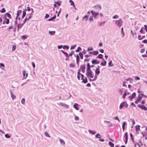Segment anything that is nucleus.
Wrapping results in <instances>:
<instances>
[{
  "instance_id": "1",
  "label": "nucleus",
  "mask_w": 147,
  "mask_h": 147,
  "mask_svg": "<svg viewBox=\"0 0 147 147\" xmlns=\"http://www.w3.org/2000/svg\"><path fill=\"white\" fill-rule=\"evenodd\" d=\"M115 23L117 26L120 27L123 25V21L121 19H120L119 20H117Z\"/></svg>"
},
{
  "instance_id": "2",
  "label": "nucleus",
  "mask_w": 147,
  "mask_h": 147,
  "mask_svg": "<svg viewBox=\"0 0 147 147\" xmlns=\"http://www.w3.org/2000/svg\"><path fill=\"white\" fill-rule=\"evenodd\" d=\"M92 16H93L94 18H96V17L99 14V13L98 12H95L93 11H90Z\"/></svg>"
},
{
  "instance_id": "3",
  "label": "nucleus",
  "mask_w": 147,
  "mask_h": 147,
  "mask_svg": "<svg viewBox=\"0 0 147 147\" xmlns=\"http://www.w3.org/2000/svg\"><path fill=\"white\" fill-rule=\"evenodd\" d=\"M138 107L142 110H144L145 111H146L147 110V107L144 105H138Z\"/></svg>"
},
{
  "instance_id": "4",
  "label": "nucleus",
  "mask_w": 147,
  "mask_h": 147,
  "mask_svg": "<svg viewBox=\"0 0 147 147\" xmlns=\"http://www.w3.org/2000/svg\"><path fill=\"white\" fill-rule=\"evenodd\" d=\"M93 8H94L96 9L98 11L101 10L102 8L101 5H97L94 6Z\"/></svg>"
},
{
  "instance_id": "5",
  "label": "nucleus",
  "mask_w": 147,
  "mask_h": 147,
  "mask_svg": "<svg viewBox=\"0 0 147 147\" xmlns=\"http://www.w3.org/2000/svg\"><path fill=\"white\" fill-rule=\"evenodd\" d=\"M104 123L105 124H107V126L108 127H111L113 126V124L110 121H104Z\"/></svg>"
},
{
  "instance_id": "6",
  "label": "nucleus",
  "mask_w": 147,
  "mask_h": 147,
  "mask_svg": "<svg viewBox=\"0 0 147 147\" xmlns=\"http://www.w3.org/2000/svg\"><path fill=\"white\" fill-rule=\"evenodd\" d=\"M100 66L99 65L98 66V67L96 68L95 72L96 74L98 75L100 73Z\"/></svg>"
},
{
  "instance_id": "7",
  "label": "nucleus",
  "mask_w": 147,
  "mask_h": 147,
  "mask_svg": "<svg viewBox=\"0 0 147 147\" xmlns=\"http://www.w3.org/2000/svg\"><path fill=\"white\" fill-rule=\"evenodd\" d=\"M23 79H25L28 76V74L26 73V71L25 70H23Z\"/></svg>"
},
{
  "instance_id": "8",
  "label": "nucleus",
  "mask_w": 147,
  "mask_h": 147,
  "mask_svg": "<svg viewBox=\"0 0 147 147\" xmlns=\"http://www.w3.org/2000/svg\"><path fill=\"white\" fill-rule=\"evenodd\" d=\"M86 69L85 66L84 65H81L80 67V69H81L82 72L83 73H84L85 72V69Z\"/></svg>"
},
{
  "instance_id": "9",
  "label": "nucleus",
  "mask_w": 147,
  "mask_h": 147,
  "mask_svg": "<svg viewBox=\"0 0 147 147\" xmlns=\"http://www.w3.org/2000/svg\"><path fill=\"white\" fill-rule=\"evenodd\" d=\"M28 15H29L28 14H27L26 15V18H25V19H24V22H23L24 24H25L27 21L28 20H30V19L32 18V17H31V16H29V17L28 18H27V16Z\"/></svg>"
},
{
  "instance_id": "10",
  "label": "nucleus",
  "mask_w": 147,
  "mask_h": 147,
  "mask_svg": "<svg viewBox=\"0 0 147 147\" xmlns=\"http://www.w3.org/2000/svg\"><path fill=\"white\" fill-rule=\"evenodd\" d=\"M24 24L23 22L22 24H18L17 25V31H18L21 28Z\"/></svg>"
},
{
  "instance_id": "11",
  "label": "nucleus",
  "mask_w": 147,
  "mask_h": 147,
  "mask_svg": "<svg viewBox=\"0 0 147 147\" xmlns=\"http://www.w3.org/2000/svg\"><path fill=\"white\" fill-rule=\"evenodd\" d=\"M59 105H61L63 107H66L67 108H69V106L66 105L65 104L63 103L62 102H60L59 104Z\"/></svg>"
},
{
  "instance_id": "12",
  "label": "nucleus",
  "mask_w": 147,
  "mask_h": 147,
  "mask_svg": "<svg viewBox=\"0 0 147 147\" xmlns=\"http://www.w3.org/2000/svg\"><path fill=\"white\" fill-rule=\"evenodd\" d=\"M100 61H98L97 59L93 60L92 61V63L93 64H98L100 63Z\"/></svg>"
},
{
  "instance_id": "13",
  "label": "nucleus",
  "mask_w": 147,
  "mask_h": 147,
  "mask_svg": "<svg viewBox=\"0 0 147 147\" xmlns=\"http://www.w3.org/2000/svg\"><path fill=\"white\" fill-rule=\"evenodd\" d=\"M90 65L89 63H88L87 64V68L86 70V72L88 71H90L92 70L90 69Z\"/></svg>"
},
{
  "instance_id": "14",
  "label": "nucleus",
  "mask_w": 147,
  "mask_h": 147,
  "mask_svg": "<svg viewBox=\"0 0 147 147\" xmlns=\"http://www.w3.org/2000/svg\"><path fill=\"white\" fill-rule=\"evenodd\" d=\"M92 71L86 72V75L88 78H89V76L92 74Z\"/></svg>"
},
{
  "instance_id": "15",
  "label": "nucleus",
  "mask_w": 147,
  "mask_h": 147,
  "mask_svg": "<svg viewBox=\"0 0 147 147\" xmlns=\"http://www.w3.org/2000/svg\"><path fill=\"white\" fill-rule=\"evenodd\" d=\"M136 93L135 92H134L131 95V96H129V97L132 100V99L134 98L136 96Z\"/></svg>"
},
{
  "instance_id": "16",
  "label": "nucleus",
  "mask_w": 147,
  "mask_h": 147,
  "mask_svg": "<svg viewBox=\"0 0 147 147\" xmlns=\"http://www.w3.org/2000/svg\"><path fill=\"white\" fill-rule=\"evenodd\" d=\"M4 16L5 17H7L9 19H11V16L10 14L9 13H6L4 14Z\"/></svg>"
},
{
  "instance_id": "17",
  "label": "nucleus",
  "mask_w": 147,
  "mask_h": 147,
  "mask_svg": "<svg viewBox=\"0 0 147 147\" xmlns=\"http://www.w3.org/2000/svg\"><path fill=\"white\" fill-rule=\"evenodd\" d=\"M10 94L12 99L13 100L14 99L16 98V96L13 94L11 90H10Z\"/></svg>"
},
{
  "instance_id": "18",
  "label": "nucleus",
  "mask_w": 147,
  "mask_h": 147,
  "mask_svg": "<svg viewBox=\"0 0 147 147\" xmlns=\"http://www.w3.org/2000/svg\"><path fill=\"white\" fill-rule=\"evenodd\" d=\"M103 61H102L100 65L102 66H104L106 65L107 61L104 59H103Z\"/></svg>"
},
{
  "instance_id": "19",
  "label": "nucleus",
  "mask_w": 147,
  "mask_h": 147,
  "mask_svg": "<svg viewBox=\"0 0 147 147\" xmlns=\"http://www.w3.org/2000/svg\"><path fill=\"white\" fill-rule=\"evenodd\" d=\"M78 104L75 103L74 104L73 106L77 110H79V108L78 106Z\"/></svg>"
},
{
  "instance_id": "20",
  "label": "nucleus",
  "mask_w": 147,
  "mask_h": 147,
  "mask_svg": "<svg viewBox=\"0 0 147 147\" xmlns=\"http://www.w3.org/2000/svg\"><path fill=\"white\" fill-rule=\"evenodd\" d=\"M125 101L123 102H122L121 104L119 106V108L120 109H122L123 107L125 106Z\"/></svg>"
},
{
  "instance_id": "21",
  "label": "nucleus",
  "mask_w": 147,
  "mask_h": 147,
  "mask_svg": "<svg viewBox=\"0 0 147 147\" xmlns=\"http://www.w3.org/2000/svg\"><path fill=\"white\" fill-rule=\"evenodd\" d=\"M59 141H60V143L62 145L64 146L65 145V142L63 140L60 139Z\"/></svg>"
},
{
  "instance_id": "22",
  "label": "nucleus",
  "mask_w": 147,
  "mask_h": 147,
  "mask_svg": "<svg viewBox=\"0 0 147 147\" xmlns=\"http://www.w3.org/2000/svg\"><path fill=\"white\" fill-rule=\"evenodd\" d=\"M56 15H55L53 17L47 20V21H51L53 20L54 19H55L56 18Z\"/></svg>"
},
{
  "instance_id": "23",
  "label": "nucleus",
  "mask_w": 147,
  "mask_h": 147,
  "mask_svg": "<svg viewBox=\"0 0 147 147\" xmlns=\"http://www.w3.org/2000/svg\"><path fill=\"white\" fill-rule=\"evenodd\" d=\"M138 39L139 40H141L144 38L145 37V36L143 35L142 37H141V36L140 35H139L138 36Z\"/></svg>"
},
{
  "instance_id": "24",
  "label": "nucleus",
  "mask_w": 147,
  "mask_h": 147,
  "mask_svg": "<svg viewBox=\"0 0 147 147\" xmlns=\"http://www.w3.org/2000/svg\"><path fill=\"white\" fill-rule=\"evenodd\" d=\"M69 2L71 3V5L73 6V7H75L74 3L72 0H69Z\"/></svg>"
},
{
  "instance_id": "25",
  "label": "nucleus",
  "mask_w": 147,
  "mask_h": 147,
  "mask_svg": "<svg viewBox=\"0 0 147 147\" xmlns=\"http://www.w3.org/2000/svg\"><path fill=\"white\" fill-rule=\"evenodd\" d=\"M82 80V82L84 84H86L88 82V80L86 77H85V79L83 78V80Z\"/></svg>"
},
{
  "instance_id": "26",
  "label": "nucleus",
  "mask_w": 147,
  "mask_h": 147,
  "mask_svg": "<svg viewBox=\"0 0 147 147\" xmlns=\"http://www.w3.org/2000/svg\"><path fill=\"white\" fill-rule=\"evenodd\" d=\"M140 126L139 125H137L136 126V131H139L140 130Z\"/></svg>"
},
{
  "instance_id": "27",
  "label": "nucleus",
  "mask_w": 147,
  "mask_h": 147,
  "mask_svg": "<svg viewBox=\"0 0 147 147\" xmlns=\"http://www.w3.org/2000/svg\"><path fill=\"white\" fill-rule=\"evenodd\" d=\"M96 58H99L101 59H103V55L101 54H99L98 56L96 57Z\"/></svg>"
},
{
  "instance_id": "28",
  "label": "nucleus",
  "mask_w": 147,
  "mask_h": 147,
  "mask_svg": "<svg viewBox=\"0 0 147 147\" xmlns=\"http://www.w3.org/2000/svg\"><path fill=\"white\" fill-rule=\"evenodd\" d=\"M26 11H23V14H22V20L26 16Z\"/></svg>"
},
{
  "instance_id": "29",
  "label": "nucleus",
  "mask_w": 147,
  "mask_h": 147,
  "mask_svg": "<svg viewBox=\"0 0 147 147\" xmlns=\"http://www.w3.org/2000/svg\"><path fill=\"white\" fill-rule=\"evenodd\" d=\"M55 3L58 5L59 6H60L61 5V2L60 1H58L56 2H55Z\"/></svg>"
},
{
  "instance_id": "30",
  "label": "nucleus",
  "mask_w": 147,
  "mask_h": 147,
  "mask_svg": "<svg viewBox=\"0 0 147 147\" xmlns=\"http://www.w3.org/2000/svg\"><path fill=\"white\" fill-rule=\"evenodd\" d=\"M22 13V10H19L17 13V16L19 17L20 14H21Z\"/></svg>"
},
{
  "instance_id": "31",
  "label": "nucleus",
  "mask_w": 147,
  "mask_h": 147,
  "mask_svg": "<svg viewBox=\"0 0 147 147\" xmlns=\"http://www.w3.org/2000/svg\"><path fill=\"white\" fill-rule=\"evenodd\" d=\"M49 33L51 35H54L55 33V31H49Z\"/></svg>"
},
{
  "instance_id": "32",
  "label": "nucleus",
  "mask_w": 147,
  "mask_h": 147,
  "mask_svg": "<svg viewBox=\"0 0 147 147\" xmlns=\"http://www.w3.org/2000/svg\"><path fill=\"white\" fill-rule=\"evenodd\" d=\"M126 122L125 121V122H123V123L122 125V128H123V131L125 130V125H126Z\"/></svg>"
},
{
  "instance_id": "33",
  "label": "nucleus",
  "mask_w": 147,
  "mask_h": 147,
  "mask_svg": "<svg viewBox=\"0 0 147 147\" xmlns=\"http://www.w3.org/2000/svg\"><path fill=\"white\" fill-rule=\"evenodd\" d=\"M88 131L90 132V133L92 134V135L96 133V131H93L90 130H89Z\"/></svg>"
},
{
  "instance_id": "34",
  "label": "nucleus",
  "mask_w": 147,
  "mask_h": 147,
  "mask_svg": "<svg viewBox=\"0 0 147 147\" xmlns=\"http://www.w3.org/2000/svg\"><path fill=\"white\" fill-rule=\"evenodd\" d=\"M95 136L96 137V138H99V139L101 138V136L99 133L96 134Z\"/></svg>"
},
{
  "instance_id": "35",
  "label": "nucleus",
  "mask_w": 147,
  "mask_h": 147,
  "mask_svg": "<svg viewBox=\"0 0 147 147\" xmlns=\"http://www.w3.org/2000/svg\"><path fill=\"white\" fill-rule=\"evenodd\" d=\"M93 53L92 54L95 55H96L98 54L99 52L98 51H93Z\"/></svg>"
},
{
  "instance_id": "36",
  "label": "nucleus",
  "mask_w": 147,
  "mask_h": 147,
  "mask_svg": "<svg viewBox=\"0 0 147 147\" xmlns=\"http://www.w3.org/2000/svg\"><path fill=\"white\" fill-rule=\"evenodd\" d=\"M88 16H87V15H86L82 19H83V20H84V19H85V20L86 21L88 19Z\"/></svg>"
},
{
  "instance_id": "37",
  "label": "nucleus",
  "mask_w": 147,
  "mask_h": 147,
  "mask_svg": "<svg viewBox=\"0 0 147 147\" xmlns=\"http://www.w3.org/2000/svg\"><path fill=\"white\" fill-rule=\"evenodd\" d=\"M130 137L131 138V139L132 140V142H134V137H133V135L131 133H130Z\"/></svg>"
},
{
  "instance_id": "38",
  "label": "nucleus",
  "mask_w": 147,
  "mask_h": 147,
  "mask_svg": "<svg viewBox=\"0 0 147 147\" xmlns=\"http://www.w3.org/2000/svg\"><path fill=\"white\" fill-rule=\"evenodd\" d=\"M109 145L111 147H114V145L113 143L111 142H109Z\"/></svg>"
},
{
  "instance_id": "39",
  "label": "nucleus",
  "mask_w": 147,
  "mask_h": 147,
  "mask_svg": "<svg viewBox=\"0 0 147 147\" xmlns=\"http://www.w3.org/2000/svg\"><path fill=\"white\" fill-rule=\"evenodd\" d=\"M142 98V96H141L139 95L138 96V98L137 99L138 101V102H140Z\"/></svg>"
},
{
  "instance_id": "40",
  "label": "nucleus",
  "mask_w": 147,
  "mask_h": 147,
  "mask_svg": "<svg viewBox=\"0 0 147 147\" xmlns=\"http://www.w3.org/2000/svg\"><path fill=\"white\" fill-rule=\"evenodd\" d=\"M79 54L80 56V59H83V55L82 53L81 52H80L79 53Z\"/></svg>"
},
{
  "instance_id": "41",
  "label": "nucleus",
  "mask_w": 147,
  "mask_h": 147,
  "mask_svg": "<svg viewBox=\"0 0 147 147\" xmlns=\"http://www.w3.org/2000/svg\"><path fill=\"white\" fill-rule=\"evenodd\" d=\"M112 63V61L111 60L108 63V66L109 67H112L113 66V64L111 65V64Z\"/></svg>"
},
{
  "instance_id": "42",
  "label": "nucleus",
  "mask_w": 147,
  "mask_h": 147,
  "mask_svg": "<svg viewBox=\"0 0 147 147\" xmlns=\"http://www.w3.org/2000/svg\"><path fill=\"white\" fill-rule=\"evenodd\" d=\"M124 137H125V139H128V135L127 132H126L125 133Z\"/></svg>"
},
{
  "instance_id": "43",
  "label": "nucleus",
  "mask_w": 147,
  "mask_h": 147,
  "mask_svg": "<svg viewBox=\"0 0 147 147\" xmlns=\"http://www.w3.org/2000/svg\"><path fill=\"white\" fill-rule=\"evenodd\" d=\"M45 136L46 137L50 138V136L49 135L48 132L47 131H46L45 133Z\"/></svg>"
},
{
  "instance_id": "44",
  "label": "nucleus",
  "mask_w": 147,
  "mask_h": 147,
  "mask_svg": "<svg viewBox=\"0 0 147 147\" xmlns=\"http://www.w3.org/2000/svg\"><path fill=\"white\" fill-rule=\"evenodd\" d=\"M82 50L81 48L80 47H78V49L76 50V52H78Z\"/></svg>"
},
{
  "instance_id": "45",
  "label": "nucleus",
  "mask_w": 147,
  "mask_h": 147,
  "mask_svg": "<svg viewBox=\"0 0 147 147\" xmlns=\"http://www.w3.org/2000/svg\"><path fill=\"white\" fill-rule=\"evenodd\" d=\"M0 11L1 13H4L6 11V10L5 8H3L1 10H0Z\"/></svg>"
},
{
  "instance_id": "46",
  "label": "nucleus",
  "mask_w": 147,
  "mask_h": 147,
  "mask_svg": "<svg viewBox=\"0 0 147 147\" xmlns=\"http://www.w3.org/2000/svg\"><path fill=\"white\" fill-rule=\"evenodd\" d=\"M123 92V91L122 89H120L119 90L118 92L120 94V95H121Z\"/></svg>"
},
{
  "instance_id": "47",
  "label": "nucleus",
  "mask_w": 147,
  "mask_h": 147,
  "mask_svg": "<svg viewBox=\"0 0 147 147\" xmlns=\"http://www.w3.org/2000/svg\"><path fill=\"white\" fill-rule=\"evenodd\" d=\"M5 20H6V23L7 24H8L9 23V19H7V18H4Z\"/></svg>"
},
{
  "instance_id": "48",
  "label": "nucleus",
  "mask_w": 147,
  "mask_h": 147,
  "mask_svg": "<svg viewBox=\"0 0 147 147\" xmlns=\"http://www.w3.org/2000/svg\"><path fill=\"white\" fill-rule=\"evenodd\" d=\"M27 38V36L25 35L22 36H21V38L23 40H25Z\"/></svg>"
},
{
  "instance_id": "49",
  "label": "nucleus",
  "mask_w": 147,
  "mask_h": 147,
  "mask_svg": "<svg viewBox=\"0 0 147 147\" xmlns=\"http://www.w3.org/2000/svg\"><path fill=\"white\" fill-rule=\"evenodd\" d=\"M63 49H69V47L68 46L64 45L63 46Z\"/></svg>"
},
{
  "instance_id": "50",
  "label": "nucleus",
  "mask_w": 147,
  "mask_h": 147,
  "mask_svg": "<svg viewBox=\"0 0 147 147\" xmlns=\"http://www.w3.org/2000/svg\"><path fill=\"white\" fill-rule=\"evenodd\" d=\"M31 12L30 14V16H31V17H32V16L33 15V13L34 12V11L33 9H32V8L31 9Z\"/></svg>"
},
{
  "instance_id": "51",
  "label": "nucleus",
  "mask_w": 147,
  "mask_h": 147,
  "mask_svg": "<svg viewBox=\"0 0 147 147\" xmlns=\"http://www.w3.org/2000/svg\"><path fill=\"white\" fill-rule=\"evenodd\" d=\"M21 103L22 104H25V99L24 98H22L21 100Z\"/></svg>"
},
{
  "instance_id": "52",
  "label": "nucleus",
  "mask_w": 147,
  "mask_h": 147,
  "mask_svg": "<svg viewBox=\"0 0 147 147\" xmlns=\"http://www.w3.org/2000/svg\"><path fill=\"white\" fill-rule=\"evenodd\" d=\"M76 61L79 62L80 61V57L79 55H77L76 56Z\"/></svg>"
},
{
  "instance_id": "53",
  "label": "nucleus",
  "mask_w": 147,
  "mask_h": 147,
  "mask_svg": "<svg viewBox=\"0 0 147 147\" xmlns=\"http://www.w3.org/2000/svg\"><path fill=\"white\" fill-rule=\"evenodd\" d=\"M127 95V92H126V91H125V92H124V94H123V98L124 99H125V96Z\"/></svg>"
},
{
  "instance_id": "54",
  "label": "nucleus",
  "mask_w": 147,
  "mask_h": 147,
  "mask_svg": "<svg viewBox=\"0 0 147 147\" xmlns=\"http://www.w3.org/2000/svg\"><path fill=\"white\" fill-rule=\"evenodd\" d=\"M121 32L123 35V37L125 35V34L123 31V27L121 29Z\"/></svg>"
},
{
  "instance_id": "55",
  "label": "nucleus",
  "mask_w": 147,
  "mask_h": 147,
  "mask_svg": "<svg viewBox=\"0 0 147 147\" xmlns=\"http://www.w3.org/2000/svg\"><path fill=\"white\" fill-rule=\"evenodd\" d=\"M69 66L70 67H74L75 66V65L74 63H71L70 64Z\"/></svg>"
},
{
  "instance_id": "56",
  "label": "nucleus",
  "mask_w": 147,
  "mask_h": 147,
  "mask_svg": "<svg viewBox=\"0 0 147 147\" xmlns=\"http://www.w3.org/2000/svg\"><path fill=\"white\" fill-rule=\"evenodd\" d=\"M5 137L7 138H9L10 136L8 134H6L5 135Z\"/></svg>"
},
{
  "instance_id": "57",
  "label": "nucleus",
  "mask_w": 147,
  "mask_h": 147,
  "mask_svg": "<svg viewBox=\"0 0 147 147\" xmlns=\"http://www.w3.org/2000/svg\"><path fill=\"white\" fill-rule=\"evenodd\" d=\"M106 21H104L103 22H101L100 23V26H101L102 25L104 26V24L106 23Z\"/></svg>"
},
{
  "instance_id": "58",
  "label": "nucleus",
  "mask_w": 147,
  "mask_h": 147,
  "mask_svg": "<svg viewBox=\"0 0 147 147\" xmlns=\"http://www.w3.org/2000/svg\"><path fill=\"white\" fill-rule=\"evenodd\" d=\"M16 48V46L15 45H14L13 46L12 50L13 51H14Z\"/></svg>"
},
{
  "instance_id": "59",
  "label": "nucleus",
  "mask_w": 147,
  "mask_h": 147,
  "mask_svg": "<svg viewBox=\"0 0 147 147\" xmlns=\"http://www.w3.org/2000/svg\"><path fill=\"white\" fill-rule=\"evenodd\" d=\"M144 29V27H142L141 30H140V33H141L142 34H143V29Z\"/></svg>"
},
{
  "instance_id": "60",
  "label": "nucleus",
  "mask_w": 147,
  "mask_h": 147,
  "mask_svg": "<svg viewBox=\"0 0 147 147\" xmlns=\"http://www.w3.org/2000/svg\"><path fill=\"white\" fill-rule=\"evenodd\" d=\"M93 17L92 16H91L90 17V18H89V20L90 21H93Z\"/></svg>"
},
{
  "instance_id": "61",
  "label": "nucleus",
  "mask_w": 147,
  "mask_h": 147,
  "mask_svg": "<svg viewBox=\"0 0 147 147\" xmlns=\"http://www.w3.org/2000/svg\"><path fill=\"white\" fill-rule=\"evenodd\" d=\"M76 45H74V46L71 47L70 48L71 50H73L75 49V47H76Z\"/></svg>"
},
{
  "instance_id": "62",
  "label": "nucleus",
  "mask_w": 147,
  "mask_h": 147,
  "mask_svg": "<svg viewBox=\"0 0 147 147\" xmlns=\"http://www.w3.org/2000/svg\"><path fill=\"white\" fill-rule=\"evenodd\" d=\"M74 51H71V53H69V55H69V56H70V57L71 56L73 55V53H74Z\"/></svg>"
},
{
  "instance_id": "63",
  "label": "nucleus",
  "mask_w": 147,
  "mask_h": 147,
  "mask_svg": "<svg viewBox=\"0 0 147 147\" xmlns=\"http://www.w3.org/2000/svg\"><path fill=\"white\" fill-rule=\"evenodd\" d=\"M114 119H115V120H118L119 122H120V120L119 119L118 117H114Z\"/></svg>"
},
{
  "instance_id": "64",
  "label": "nucleus",
  "mask_w": 147,
  "mask_h": 147,
  "mask_svg": "<svg viewBox=\"0 0 147 147\" xmlns=\"http://www.w3.org/2000/svg\"><path fill=\"white\" fill-rule=\"evenodd\" d=\"M74 119L75 120H77V121L79 119V118L78 117V116H76L75 115V116Z\"/></svg>"
}]
</instances>
